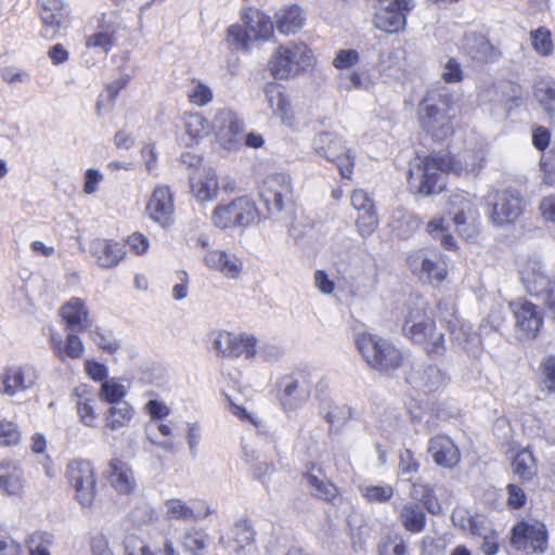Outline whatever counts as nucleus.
Here are the masks:
<instances>
[{"label": "nucleus", "instance_id": "obj_15", "mask_svg": "<svg viewBox=\"0 0 555 555\" xmlns=\"http://www.w3.org/2000/svg\"><path fill=\"white\" fill-rule=\"evenodd\" d=\"M408 264L413 274L429 282H441L447 276V264L442 255L431 248H422L408 257Z\"/></svg>", "mask_w": 555, "mask_h": 555}, {"label": "nucleus", "instance_id": "obj_22", "mask_svg": "<svg viewBox=\"0 0 555 555\" xmlns=\"http://www.w3.org/2000/svg\"><path fill=\"white\" fill-rule=\"evenodd\" d=\"M516 328L521 338H534L543 325V317L534 304L519 299L511 304Z\"/></svg>", "mask_w": 555, "mask_h": 555}, {"label": "nucleus", "instance_id": "obj_43", "mask_svg": "<svg viewBox=\"0 0 555 555\" xmlns=\"http://www.w3.org/2000/svg\"><path fill=\"white\" fill-rule=\"evenodd\" d=\"M185 144L191 145L209 134L212 125L201 113H188L183 116Z\"/></svg>", "mask_w": 555, "mask_h": 555}, {"label": "nucleus", "instance_id": "obj_30", "mask_svg": "<svg viewBox=\"0 0 555 555\" xmlns=\"http://www.w3.org/2000/svg\"><path fill=\"white\" fill-rule=\"evenodd\" d=\"M204 262L209 269L229 279L240 278L243 271V262L240 258L219 249L208 250L204 256Z\"/></svg>", "mask_w": 555, "mask_h": 555}, {"label": "nucleus", "instance_id": "obj_14", "mask_svg": "<svg viewBox=\"0 0 555 555\" xmlns=\"http://www.w3.org/2000/svg\"><path fill=\"white\" fill-rule=\"evenodd\" d=\"M214 347L222 357L251 360L257 354V338L247 333L220 331L214 339Z\"/></svg>", "mask_w": 555, "mask_h": 555}, {"label": "nucleus", "instance_id": "obj_12", "mask_svg": "<svg viewBox=\"0 0 555 555\" xmlns=\"http://www.w3.org/2000/svg\"><path fill=\"white\" fill-rule=\"evenodd\" d=\"M452 118L450 106L446 100H439L438 103H430L429 100H426L422 103L420 121L423 129L434 139L443 140L452 133Z\"/></svg>", "mask_w": 555, "mask_h": 555}, {"label": "nucleus", "instance_id": "obj_60", "mask_svg": "<svg viewBox=\"0 0 555 555\" xmlns=\"http://www.w3.org/2000/svg\"><path fill=\"white\" fill-rule=\"evenodd\" d=\"M90 337L102 351L109 354L116 353L120 348L119 341L109 331L96 327L90 332Z\"/></svg>", "mask_w": 555, "mask_h": 555}, {"label": "nucleus", "instance_id": "obj_58", "mask_svg": "<svg viewBox=\"0 0 555 555\" xmlns=\"http://www.w3.org/2000/svg\"><path fill=\"white\" fill-rule=\"evenodd\" d=\"M341 86L347 91L352 89L369 90L373 87V80L365 70H352L340 76Z\"/></svg>", "mask_w": 555, "mask_h": 555}, {"label": "nucleus", "instance_id": "obj_16", "mask_svg": "<svg viewBox=\"0 0 555 555\" xmlns=\"http://www.w3.org/2000/svg\"><path fill=\"white\" fill-rule=\"evenodd\" d=\"M511 544L518 551L543 553L547 548V531L541 521L521 520L512 529Z\"/></svg>", "mask_w": 555, "mask_h": 555}, {"label": "nucleus", "instance_id": "obj_5", "mask_svg": "<svg viewBox=\"0 0 555 555\" xmlns=\"http://www.w3.org/2000/svg\"><path fill=\"white\" fill-rule=\"evenodd\" d=\"M356 345L366 363L377 371H391L400 366V350L389 341L372 334L362 333L356 338Z\"/></svg>", "mask_w": 555, "mask_h": 555}, {"label": "nucleus", "instance_id": "obj_46", "mask_svg": "<svg viewBox=\"0 0 555 555\" xmlns=\"http://www.w3.org/2000/svg\"><path fill=\"white\" fill-rule=\"evenodd\" d=\"M360 495L370 504L388 503L393 494L395 488L388 483H369L363 482L358 487Z\"/></svg>", "mask_w": 555, "mask_h": 555}, {"label": "nucleus", "instance_id": "obj_19", "mask_svg": "<svg viewBox=\"0 0 555 555\" xmlns=\"http://www.w3.org/2000/svg\"><path fill=\"white\" fill-rule=\"evenodd\" d=\"M292 193L291 178L285 173H275L264 180L260 196L268 214L273 215L282 211L285 204L292 201Z\"/></svg>", "mask_w": 555, "mask_h": 555}, {"label": "nucleus", "instance_id": "obj_49", "mask_svg": "<svg viewBox=\"0 0 555 555\" xmlns=\"http://www.w3.org/2000/svg\"><path fill=\"white\" fill-rule=\"evenodd\" d=\"M130 81L129 75H121L116 78L114 81L108 83L103 93L100 94L99 100L95 105V109L98 115H101V112L109 111L113 108L115 101L117 100L119 92L126 88V86Z\"/></svg>", "mask_w": 555, "mask_h": 555}, {"label": "nucleus", "instance_id": "obj_26", "mask_svg": "<svg viewBox=\"0 0 555 555\" xmlns=\"http://www.w3.org/2000/svg\"><path fill=\"white\" fill-rule=\"evenodd\" d=\"M461 49L473 61L480 63H493L501 56V51L496 47L485 36L476 33L464 36Z\"/></svg>", "mask_w": 555, "mask_h": 555}, {"label": "nucleus", "instance_id": "obj_36", "mask_svg": "<svg viewBox=\"0 0 555 555\" xmlns=\"http://www.w3.org/2000/svg\"><path fill=\"white\" fill-rule=\"evenodd\" d=\"M61 315L70 331L81 332L91 326L88 308L81 298L74 297L63 305Z\"/></svg>", "mask_w": 555, "mask_h": 555}, {"label": "nucleus", "instance_id": "obj_10", "mask_svg": "<svg viewBox=\"0 0 555 555\" xmlns=\"http://www.w3.org/2000/svg\"><path fill=\"white\" fill-rule=\"evenodd\" d=\"M66 477L79 504L82 507L91 506L96 494V477L92 464L86 460L72 461L67 464Z\"/></svg>", "mask_w": 555, "mask_h": 555}, {"label": "nucleus", "instance_id": "obj_42", "mask_svg": "<svg viewBox=\"0 0 555 555\" xmlns=\"http://www.w3.org/2000/svg\"><path fill=\"white\" fill-rule=\"evenodd\" d=\"M264 95L272 113L280 117L283 122H288L292 119V107L288 96L273 82L266 85Z\"/></svg>", "mask_w": 555, "mask_h": 555}, {"label": "nucleus", "instance_id": "obj_27", "mask_svg": "<svg viewBox=\"0 0 555 555\" xmlns=\"http://www.w3.org/2000/svg\"><path fill=\"white\" fill-rule=\"evenodd\" d=\"M26 479L21 464L11 459L0 461V491L20 498L24 493Z\"/></svg>", "mask_w": 555, "mask_h": 555}, {"label": "nucleus", "instance_id": "obj_44", "mask_svg": "<svg viewBox=\"0 0 555 555\" xmlns=\"http://www.w3.org/2000/svg\"><path fill=\"white\" fill-rule=\"evenodd\" d=\"M304 16L299 7L292 5L280 10L276 14V29L283 35L297 33L304 26Z\"/></svg>", "mask_w": 555, "mask_h": 555}, {"label": "nucleus", "instance_id": "obj_24", "mask_svg": "<svg viewBox=\"0 0 555 555\" xmlns=\"http://www.w3.org/2000/svg\"><path fill=\"white\" fill-rule=\"evenodd\" d=\"M146 211L153 221L164 228L172 222L175 205L173 194L169 186L157 185L154 189L147 203Z\"/></svg>", "mask_w": 555, "mask_h": 555}, {"label": "nucleus", "instance_id": "obj_21", "mask_svg": "<svg viewBox=\"0 0 555 555\" xmlns=\"http://www.w3.org/2000/svg\"><path fill=\"white\" fill-rule=\"evenodd\" d=\"M524 199L515 190L498 193L492 205L490 219L493 224L502 227L515 222L524 211Z\"/></svg>", "mask_w": 555, "mask_h": 555}, {"label": "nucleus", "instance_id": "obj_31", "mask_svg": "<svg viewBox=\"0 0 555 555\" xmlns=\"http://www.w3.org/2000/svg\"><path fill=\"white\" fill-rule=\"evenodd\" d=\"M107 479L109 485L119 494H129L137 487L135 477L129 464L120 459H113L108 463Z\"/></svg>", "mask_w": 555, "mask_h": 555}, {"label": "nucleus", "instance_id": "obj_57", "mask_svg": "<svg viewBox=\"0 0 555 555\" xmlns=\"http://www.w3.org/2000/svg\"><path fill=\"white\" fill-rule=\"evenodd\" d=\"M351 411L347 405H332L325 414L330 431L337 434L350 420Z\"/></svg>", "mask_w": 555, "mask_h": 555}, {"label": "nucleus", "instance_id": "obj_17", "mask_svg": "<svg viewBox=\"0 0 555 555\" xmlns=\"http://www.w3.org/2000/svg\"><path fill=\"white\" fill-rule=\"evenodd\" d=\"M382 7L374 16V26L387 34L402 30L406 24V14L413 10V0H380Z\"/></svg>", "mask_w": 555, "mask_h": 555}, {"label": "nucleus", "instance_id": "obj_32", "mask_svg": "<svg viewBox=\"0 0 555 555\" xmlns=\"http://www.w3.org/2000/svg\"><path fill=\"white\" fill-rule=\"evenodd\" d=\"M408 379L413 387L425 392L438 391L448 383L447 374L436 365L414 370L410 373Z\"/></svg>", "mask_w": 555, "mask_h": 555}, {"label": "nucleus", "instance_id": "obj_1", "mask_svg": "<svg viewBox=\"0 0 555 555\" xmlns=\"http://www.w3.org/2000/svg\"><path fill=\"white\" fill-rule=\"evenodd\" d=\"M482 163V152L474 150H466L456 155L417 157V163L409 170V180L417 193L431 195L443 190V173H475L481 168Z\"/></svg>", "mask_w": 555, "mask_h": 555}, {"label": "nucleus", "instance_id": "obj_7", "mask_svg": "<svg viewBox=\"0 0 555 555\" xmlns=\"http://www.w3.org/2000/svg\"><path fill=\"white\" fill-rule=\"evenodd\" d=\"M244 26L232 25L228 29L229 38L241 48H248L254 40H268L273 34V23L263 12L248 8L242 12Z\"/></svg>", "mask_w": 555, "mask_h": 555}, {"label": "nucleus", "instance_id": "obj_34", "mask_svg": "<svg viewBox=\"0 0 555 555\" xmlns=\"http://www.w3.org/2000/svg\"><path fill=\"white\" fill-rule=\"evenodd\" d=\"M396 514L398 521L408 532L417 534L424 531L427 518L424 508L417 502H404L396 508Z\"/></svg>", "mask_w": 555, "mask_h": 555}, {"label": "nucleus", "instance_id": "obj_64", "mask_svg": "<svg viewBox=\"0 0 555 555\" xmlns=\"http://www.w3.org/2000/svg\"><path fill=\"white\" fill-rule=\"evenodd\" d=\"M378 555H406V546L400 535H388L378 545Z\"/></svg>", "mask_w": 555, "mask_h": 555}, {"label": "nucleus", "instance_id": "obj_8", "mask_svg": "<svg viewBox=\"0 0 555 555\" xmlns=\"http://www.w3.org/2000/svg\"><path fill=\"white\" fill-rule=\"evenodd\" d=\"M258 210L253 199L242 196L228 204H218L211 212V223L221 230L247 227L257 217Z\"/></svg>", "mask_w": 555, "mask_h": 555}, {"label": "nucleus", "instance_id": "obj_59", "mask_svg": "<svg viewBox=\"0 0 555 555\" xmlns=\"http://www.w3.org/2000/svg\"><path fill=\"white\" fill-rule=\"evenodd\" d=\"M452 520L455 526L472 535L481 534L482 521L478 516H472L464 509H455L452 514Z\"/></svg>", "mask_w": 555, "mask_h": 555}, {"label": "nucleus", "instance_id": "obj_18", "mask_svg": "<svg viewBox=\"0 0 555 555\" xmlns=\"http://www.w3.org/2000/svg\"><path fill=\"white\" fill-rule=\"evenodd\" d=\"M439 319L447 326L452 339L466 350H470L481 341L479 332L473 333L470 325L462 320L454 309L452 302L441 301L439 304Z\"/></svg>", "mask_w": 555, "mask_h": 555}, {"label": "nucleus", "instance_id": "obj_41", "mask_svg": "<svg viewBox=\"0 0 555 555\" xmlns=\"http://www.w3.org/2000/svg\"><path fill=\"white\" fill-rule=\"evenodd\" d=\"M50 343L54 354L61 361H64L66 358L80 359L83 356V343L80 337L74 333H69L66 336L65 341L62 340L60 335L52 334Z\"/></svg>", "mask_w": 555, "mask_h": 555}, {"label": "nucleus", "instance_id": "obj_50", "mask_svg": "<svg viewBox=\"0 0 555 555\" xmlns=\"http://www.w3.org/2000/svg\"><path fill=\"white\" fill-rule=\"evenodd\" d=\"M254 530L246 521L236 522L231 531V539L227 543V547L235 553L240 552L253 543Z\"/></svg>", "mask_w": 555, "mask_h": 555}, {"label": "nucleus", "instance_id": "obj_54", "mask_svg": "<svg viewBox=\"0 0 555 555\" xmlns=\"http://www.w3.org/2000/svg\"><path fill=\"white\" fill-rule=\"evenodd\" d=\"M128 393L127 387L117 378L105 379L100 388L99 398L109 404L120 402Z\"/></svg>", "mask_w": 555, "mask_h": 555}, {"label": "nucleus", "instance_id": "obj_47", "mask_svg": "<svg viewBox=\"0 0 555 555\" xmlns=\"http://www.w3.org/2000/svg\"><path fill=\"white\" fill-rule=\"evenodd\" d=\"M423 223V220L403 209H397L391 217L390 227L400 237L411 236Z\"/></svg>", "mask_w": 555, "mask_h": 555}, {"label": "nucleus", "instance_id": "obj_45", "mask_svg": "<svg viewBox=\"0 0 555 555\" xmlns=\"http://www.w3.org/2000/svg\"><path fill=\"white\" fill-rule=\"evenodd\" d=\"M133 414L134 410L128 402L112 405L104 414L105 428L112 431L120 430L129 425Z\"/></svg>", "mask_w": 555, "mask_h": 555}, {"label": "nucleus", "instance_id": "obj_55", "mask_svg": "<svg viewBox=\"0 0 555 555\" xmlns=\"http://www.w3.org/2000/svg\"><path fill=\"white\" fill-rule=\"evenodd\" d=\"M189 101L196 106H206L214 100L212 89L199 79H192L188 89Z\"/></svg>", "mask_w": 555, "mask_h": 555}, {"label": "nucleus", "instance_id": "obj_13", "mask_svg": "<svg viewBox=\"0 0 555 555\" xmlns=\"http://www.w3.org/2000/svg\"><path fill=\"white\" fill-rule=\"evenodd\" d=\"M448 212L452 216L453 223L459 234L466 240L477 235V208L468 194L456 193L450 196Z\"/></svg>", "mask_w": 555, "mask_h": 555}, {"label": "nucleus", "instance_id": "obj_63", "mask_svg": "<svg viewBox=\"0 0 555 555\" xmlns=\"http://www.w3.org/2000/svg\"><path fill=\"white\" fill-rule=\"evenodd\" d=\"M379 223L375 207L370 210L360 211L357 220L356 227L358 229V233L362 237L371 236L375 230L377 229Z\"/></svg>", "mask_w": 555, "mask_h": 555}, {"label": "nucleus", "instance_id": "obj_3", "mask_svg": "<svg viewBox=\"0 0 555 555\" xmlns=\"http://www.w3.org/2000/svg\"><path fill=\"white\" fill-rule=\"evenodd\" d=\"M404 336L424 345L431 358L441 357L446 352L444 336L436 332L434 319L427 314L424 307L410 308L402 327Z\"/></svg>", "mask_w": 555, "mask_h": 555}, {"label": "nucleus", "instance_id": "obj_40", "mask_svg": "<svg viewBox=\"0 0 555 555\" xmlns=\"http://www.w3.org/2000/svg\"><path fill=\"white\" fill-rule=\"evenodd\" d=\"M533 96L543 112L551 118H555V79L551 76H542L533 83Z\"/></svg>", "mask_w": 555, "mask_h": 555}, {"label": "nucleus", "instance_id": "obj_29", "mask_svg": "<svg viewBox=\"0 0 555 555\" xmlns=\"http://www.w3.org/2000/svg\"><path fill=\"white\" fill-rule=\"evenodd\" d=\"M90 253L98 266L103 269L117 267L126 256L124 247L118 242L105 238L93 240L90 244Z\"/></svg>", "mask_w": 555, "mask_h": 555}, {"label": "nucleus", "instance_id": "obj_11", "mask_svg": "<svg viewBox=\"0 0 555 555\" xmlns=\"http://www.w3.org/2000/svg\"><path fill=\"white\" fill-rule=\"evenodd\" d=\"M38 7L42 38L53 40L69 26L72 9L65 0H38Z\"/></svg>", "mask_w": 555, "mask_h": 555}, {"label": "nucleus", "instance_id": "obj_9", "mask_svg": "<svg viewBox=\"0 0 555 555\" xmlns=\"http://www.w3.org/2000/svg\"><path fill=\"white\" fill-rule=\"evenodd\" d=\"M312 144L318 155L336 164L341 177H351L354 157L339 135L330 131L319 132L314 135Z\"/></svg>", "mask_w": 555, "mask_h": 555}, {"label": "nucleus", "instance_id": "obj_33", "mask_svg": "<svg viewBox=\"0 0 555 555\" xmlns=\"http://www.w3.org/2000/svg\"><path fill=\"white\" fill-rule=\"evenodd\" d=\"M74 397L79 421L87 427L95 428L99 415L94 392L87 385H80L74 390Z\"/></svg>", "mask_w": 555, "mask_h": 555}, {"label": "nucleus", "instance_id": "obj_61", "mask_svg": "<svg viewBox=\"0 0 555 555\" xmlns=\"http://www.w3.org/2000/svg\"><path fill=\"white\" fill-rule=\"evenodd\" d=\"M22 433L17 424L0 416V446L14 447L21 442Z\"/></svg>", "mask_w": 555, "mask_h": 555}, {"label": "nucleus", "instance_id": "obj_4", "mask_svg": "<svg viewBox=\"0 0 555 555\" xmlns=\"http://www.w3.org/2000/svg\"><path fill=\"white\" fill-rule=\"evenodd\" d=\"M519 274L526 292L541 299L551 318L555 320V276L547 275L542 261L535 256L521 263Z\"/></svg>", "mask_w": 555, "mask_h": 555}, {"label": "nucleus", "instance_id": "obj_52", "mask_svg": "<svg viewBox=\"0 0 555 555\" xmlns=\"http://www.w3.org/2000/svg\"><path fill=\"white\" fill-rule=\"evenodd\" d=\"M512 466L514 473L522 480H530L537 474L534 457L527 449L515 455Z\"/></svg>", "mask_w": 555, "mask_h": 555}, {"label": "nucleus", "instance_id": "obj_53", "mask_svg": "<svg viewBox=\"0 0 555 555\" xmlns=\"http://www.w3.org/2000/svg\"><path fill=\"white\" fill-rule=\"evenodd\" d=\"M530 42L537 54L543 57L551 56L554 52L552 33L546 27H539L529 34Z\"/></svg>", "mask_w": 555, "mask_h": 555}, {"label": "nucleus", "instance_id": "obj_48", "mask_svg": "<svg viewBox=\"0 0 555 555\" xmlns=\"http://www.w3.org/2000/svg\"><path fill=\"white\" fill-rule=\"evenodd\" d=\"M305 479L309 485L311 492L314 496L325 501H332L338 494L336 486L331 482L322 473L319 474L309 472L305 475Z\"/></svg>", "mask_w": 555, "mask_h": 555}, {"label": "nucleus", "instance_id": "obj_62", "mask_svg": "<svg viewBox=\"0 0 555 555\" xmlns=\"http://www.w3.org/2000/svg\"><path fill=\"white\" fill-rule=\"evenodd\" d=\"M541 385L550 393H555V354L544 357L540 363Z\"/></svg>", "mask_w": 555, "mask_h": 555}, {"label": "nucleus", "instance_id": "obj_51", "mask_svg": "<svg viewBox=\"0 0 555 555\" xmlns=\"http://www.w3.org/2000/svg\"><path fill=\"white\" fill-rule=\"evenodd\" d=\"M411 498L417 500L424 511H428L431 514H438L441 511V506L434 494V490L428 485L413 483L411 489Z\"/></svg>", "mask_w": 555, "mask_h": 555}, {"label": "nucleus", "instance_id": "obj_38", "mask_svg": "<svg viewBox=\"0 0 555 555\" xmlns=\"http://www.w3.org/2000/svg\"><path fill=\"white\" fill-rule=\"evenodd\" d=\"M125 550L126 555H180L171 539H166L162 548H155L147 541L134 534L126 538Z\"/></svg>", "mask_w": 555, "mask_h": 555}, {"label": "nucleus", "instance_id": "obj_23", "mask_svg": "<svg viewBox=\"0 0 555 555\" xmlns=\"http://www.w3.org/2000/svg\"><path fill=\"white\" fill-rule=\"evenodd\" d=\"M38 379V372L30 365L10 366L0 376V392L13 397L30 389Z\"/></svg>", "mask_w": 555, "mask_h": 555}, {"label": "nucleus", "instance_id": "obj_25", "mask_svg": "<svg viewBox=\"0 0 555 555\" xmlns=\"http://www.w3.org/2000/svg\"><path fill=\"white\" fill-rule=\"evenodd\" d=\"M119 29L120 23L117 17L103 13L99 20L96 31L87 37L86 46L107 53L116 44Z\"/></svg>", "mask_w": 555, "mask_h": 555}, {"label": "nucleus", "instance_id": "obj_28", "mask_svg": "<svg viewBox=\"0 0 555 555\" xmlns=\"http://www.w3.org/2000/svg\"><path fill=\"white\" fill-rule=\"evenodd\" d=\"M428 453L434 462L446 468H452L461 460V453L456 444L446 435H437L429 439Z\"/></svg>", "mask_w": 555, "mask_h": 555}, {"label": "nucleus", "instance_id": "obj_56", "mask_svg": "<svg viewBox=\"0 0 555 555\" xmlns=\"http://www.w3.org/2000/svg\"><path fill=\"white\" fill-rule=\"evenodd\" d=\"M55 538L47 531H36L29 535L28 548L29 555H51L50 548L53 546Z\"/></svg>", "mask_w": 555, "mask_h": 555}, {"label": "nucleus", "instance_id": "obj_39", "mask_svg": "<svg viewBox=\"0 0 555 555\" xmlns=\"http://www.w3.org/2000/svg\"><path fill=\"white\" fill-rule=\"evenodd\" d=\"M178 543L185 554L204 555L209 543V535L205 529L190 526L181 531Z\"/></svg>", "mask_w": 555, "mask_h": 555}, {"label": "nucleus", "instance_id": "obj_37", "mask_svg": "<svg viewBox=\"0 0 555 555\" xmlns=\"http://www.w3.org/2000/svg\"><path fill=\"white\" fill-rule=\"evenodd\" d=\"M212 511L209 506L204 509H195L181 499H169L164 502V515L169 520L191 521L202 520L208 517Z\"/></svg>", "mask_w": 555, "mask_h": 555}, {"label": "nucleus", "instance_id": "obj_6", "mask_svg": "<svg viewBox=\"0 0 555 555\" xmlns=\"http://www.w3.org/2000/svg\"><path fill=\"white\" fill-rule=\"evenodd\" d=\"M311 388V375L306 371H295L280 377L278 399L282 410L293 412L305 405L310 398Z\"/></svg>", "mask_w": 555, "mask_h": 555}, {"label": "nucleus", "instance_id": "obj_20", "mask_svg": "<svg viewBox=\"0 0 555 555\" xmlns=\"http://www.w3.org/2000/svg\"><path fill=\"white\" fill-rule=\"evenodd\" d=\"M212 129L220 144L227 150H233L241 144L244 121L234 111L221 108L214 118Z\"/></svg>", "mask_w": 555, "mask_h": 555}, {"label": "nucleus", "instance_id": "obj_2", "mask_svg": "<svg viewBox=\"0 0 555 555\" xmlns=\"http://www.w3.org/2000/svg\"><path fill=\"white\" fill-rule=\"evenodd\" d=\"M317 59L305 42L280 44L268 61V69L276 80L295 79L313 69Z\"/></svg>", "mask_w": 555, "mask_h": 555}, {"label": "nucleus", "instance_id": "obj_35", "mask_svg": "<svg viewBox=\"0 0 555 555\" xmlns=\"http://www.w3.org/2000/svg\"><path fill=\"white\" fill-rule=\"evenodd\" d=\"M191 192L198 202H211L217 198L219 182L212 169H204L191 177Z\"/></svg>", "mask_w": 555, "mask_h": 555}]
</instances>
